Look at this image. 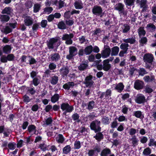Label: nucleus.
<instances>
[{"label": "nucleus", "mask_w": 156, "mask_h": 156, "mask_svg": "<svg viewBox=\"0 0 156 156\" xmlns=\"http://www.w3.org/2000/svg\"><path fill=\"white\" fill-rule=\"evenodd\" d=\"M144 91L146 93H151L153 91V89L150 87V86L148 85H147L145 86Z\"/></svg>", "instance_id": "603ef678"}, {"label": "nucleus", "mask_w": 156, "mask_h": 156, "mask_svg": "<svg viewBox=\"0 0 156 156\" xmlns=\"http://www.w3.org/2000/svg\"><path fill=\"white\" fill-rule=\"evenodd\" d=\"M58 27L61 29H65L66 28V25L63 21L59 22L58 24Z\"/></svg>", "instance_id": "09e8293b"}, {"label": "nucleus", "mask_w": 156, "mask_h": 156, "mask_svg": "<svg viewBox=\"0 0 156 156\" xmlns=\"http://www.w3.org/2000/svg\"><path fill=\"white\" fill-rule=\"evenodd\" d=\"M65 140V139L62 134H58L56 138V141L58 143L63 144Z\"/></svg>", "instance_id": "4be33fe9"}, {"label": "nucleus", "mask_w": 156, "mask_h": 156, "mask_svg": "<svg viewBox=\"0 0 156 156\" xmlns=\"http://www.w3.org/2000/svg\"><path fill=\"white\" fill-rule=\"evenodd\" d=\"M95 115V113L94 112H93L90 113L89 115L87 116V117L90 119L93 120L94 118L96 117Z\"/></svg>", "instance_id": "0e129e2a"}, {"label": "nucleus", "mask_w": 156, "mask_h": 156, "mask_svg": "<svg viewBox=\"0 0 156 156\" xmlns=\"http://www.w3.org/2000/svg\"><path fill=\"white\" fill-rule=\"evenodd\" d=\"M153 138H150L149 140V141L148 144V145L149 147L154 146L156 147V140Z\"/></svg>", "instance_id": "58836bf2"}, {"label": "nucleus", "mask_w": 156, "mask_h": 156, "mask_svg": "<svg viewBox=\"0 0 156 156\" xmlns=\"http://www.w3.org/2000/svg\"><path fill=\"white\" fill-rule=\"evenodd\" d=\"M135 102L138 104H143L146 102L145 96L142 94L137 95L135 100Z\"/></svg>", "instance_id": "f8f14e48"}, {"label": "nucleus", "mask_w": 156, "mask_h": 156, "mask_svg": "<svg viewBox=\"0 0 156 156\" xmlns=\"http://www.w3.org/2000/svg\"><path fill=\"white\" fill-rule=\"evenodd\" d=\"M79 39L81 44L84 43H86L87 41V39L85 38V37L84 36H82L81 37H79Z\"/></svg>", "instance_id": "bf43d9fd"}, {"label": "nucleus", "mask_w": 156, "mask_h": 156, "mask_svg": "<svg viewBox=\"0 0 156 156\" xmlns=\"http://www.w3.org/2000/svg\"><path fill=\"white\" fill-rule=\"evenodd\" d=\"M111 153V150L109 148L106 147L102 150L100 154V156H108Z\"/></svg>", "instance_id": "f3484780"}, {"label": "nucleus", "mask_w": 156, "mask_h": 156, "mask_svg": "<svg viewBox=\"0 0 156 156\" xmlns=\"http://www.w3.org/2000/svg\"><path fill=\"white\" fill-rule=\"evenodd\" d=\"M154 56L150 53L145 54L143 57L144 62L146 63V66L150 69H152L156 67V63L154 61Z\"/></svg>", "instance_id": "f257e3e1"}, {"label": "nucleus", "mask_w": 156, "mask_h": 156, "mask_svg": "<svg viewBox=\"0 0 156 156\" xmlns=\"http://www.w3.org/2000/svg\"><path fill=\"white\" fill-rule=\"evenodd\" d=\"M111 50V56H116L119 53V49L118 46H116L112 48Z\"/></svg>", "instance_id": "a211bd4d"}, {"label": "nucleus", "mask_w": 156, "mask_h": 156, "mask_svg": "<svg viewBox=\"0 0 156 156\" xmlns=\"http://www.w3.org/2000/svg\"><path fill=\"white\" fill-rule=\"evenodd\" d=\"M122 31L124 33H127L130 31V26L126 24H124L122 27Z\"/></svg>", "instance_id": "aec40b11"}, {"label": "nucleus", "mask_w": 156, "mask_h": 156, "mask_svg": "<svg viewBox=\"0 0 156 156\" xmlns=\"http://www.w3.org/2000/svg\"><path fill=\"white\" fill-rule=\"evenodd\" d=\"M146 28L149 31L152 32L154 31L156 29L155 26L152 23H150L147 24Z\"/></svg>", "instance_id": "ea45409f"}, {"label": "nucleus", "mask_w": 156, "mask_h": 156, "mask_svg": "<svg viewBox=\"0 0 156 156\" xmlns=\"http://www.w3.org/2000/svg\"><path fill=\"white\" fill-rule=\"evenodd\" d=\"M36 92L35 90L34 87H28V89L27 91V94H28L30 96L33 95Z\"/></svg>", "instance_id": "473e14b6"}, {"label": "nucleus", "mask_w": 156, "mask_h": 156, "mask_svg": "<svg viewBox=\"0 0 156 156\" xmlns=\"http://www.w3.org/2000/svg\"><path fill=\"white\" fill-rule=\"evenodd\" d=\"M95 136H94L93 137L98 142L101 141L104 138V135L102 132L101 131L96 132Z\"/></svg>", "instance_id": "2eb2a0df"}, {"label": "nucleus", "mask_w": 156, "mask_h": 156, "mask_svg": "<svg viewBox=\"0 0 156 156\" xmlns=\"http://www.w3.org/2000/svg\"><path fill=\"white\" fill-rule=\"evenodd\" d=\"M135 0H124V2L126 5L128 6L132 5Z\"/></svg>", "instance_id": "5fc2aeb1"}, {"label": "nucleus", "mask_w": 156, "mask_h": 156, "mask_svg": "<svg viewBox=\"0 0 156 156\" xmlns=\"http://www.w3.org/2000/svg\"><path fill=\"white\" fill-rule=\"evenodd\" d=\"M40 83V80H39L38 79H33V84L34 86H37Z\"/></svg>", "instance_id": "338daca9"}, {"label": "nucleus", "mask_w": 156, "mask_h": 156, "mask_svg": "<svg viewBox=\"0 0 156 156\" xmlns=\"http://www.w3.org/2000/svg\"><path fill=\"white\" fill-rule=\"evenodd\" d=\"M60 73L63 77L66 76L69 73V70L67 68L63 67L60 69Z\"/></svg>", "instance_id": "c756f323"}, {"label": "nucleus", "mask_w": 156, "mask_h": 156, "mask_svg": "<svg viewBox=\"0 0 156 156\" xmlns=\"http://www.w3.org/2000/svg\"><path fill=\"white\" fill-rule=\"evenodd\" d=\"M53 10L52 8L51 7H46L44 8V13L46 14H49L52 12Z\"/></svg>", "instance_id": "4d7b16f0"}, {"label": "nucleus", "mask_w": 156, "mask_h": 156, "mask_svg": "<svg viewBox=\"0 0 156 156\" xmlns=\"http://www.w3.org/2000/svg\"><path fill=\"white\" fill-rule=\"evenodd\" d=\"M41 5L40 4L36 3L34 5V12L35 13L38 12L40 10Z\"/></svg>", "instance_id": "37998d69"}, {"label": "nucleus", "mask_w": 156, "mask_h": 156, "mask_svg": "<svg viewBox=\"0 0 156 156\" xmlns=\"http://www.w3.org/2000/svg\"><path fill=\"white\" fill-rule=\"evenodd\" d=\"M101 122L98 119L93 121L90 123V127L91 130L93 131L95 133L101 131L102 128L101 127Z\"/></svg>", "instance_id": "f03ea898"}, {"label": "nucleus", "mask_w": 156, "mask_h": 156, "mask_svg": "<svg viewBox=\"0 0 156 156\" xmlns=\"http://www.w3.org/2000/svg\"><path fill=\"white\" fill-rule=\"evenodd\" d=\"M60 96L58 94H55L51 97V101L52 102L54 103L58 100Z\"/></svg>", "instance_id": "c85d7f7f"}, {"label": "nucleus", "mask_w": 156, "mask_h": 156, "mask_svg": "<svg viewBox=\"0 0 156 156\" xmlns=\"http://www.w3.org/2000/svg\"><path fill=\"white\" fill-rule=\"evenodd\" d=\"M74 148L76 149H79L81 147L80 142L79 141H76L74 144Z\"/></svg>", "instance_id": "13d9d810"}, {"label": "nucleus", "mask_w": 156, "mask_h": 156, "mask_svg": "<svg viewBox=\"0 0 156 156\" xmlns=\"http://www.w3.org/2000/svg\"><path fill=\"white\" fill-rule=\"evenodd\" d=\"M74 6L77 9H81L83 8V4L81 1H77L74 3Z\"/></svg>", "instance_id": "7c9ffc66"}, {"label": "nucleus", "mask_w": 156, "mask_h": 156, "mask_svg": "<svg viewBox=\"0 0 156 156\" xmlns=\"http://www.w3.org/2000/svg\"><path fill=\"white\" fill-rule=\"evenodd\" d=\"M74 85V82H69L64 84L63 86V88L65 90H68L71 87L73 86Z\"/></svg>", "instance_id": "393cba45"}, {"label": "nucleus", "mask_w": 156, "mask_h": 156, "mask_svg": "<svg viewBox=\"0 0 156 156\" xmlns=\"http://www.w3.org/2000/svg\"><path fill=\"white\" fill-rule=\"evenodd\" d=\"M138 72V70L137 69L134 68L133 67L132 68H131L129 70V74L130 75V77H133V75L134 73H136Z\"/></svg>", "instance_id": "3c124183"}, {"label": "nucleus", "mask_w": 156, "mask_h": 156, "mask_svg": "<svg viewBox=\"0 0 156 156\" xmlns=\"http://www.w3.org/2000/svg\"><path fill=\"white\" fill-rule=\"evenodd\" d=\"M118 121L120 122L123 121H127V119L123 115L120 116L118 118Z\"/></svg>", "instance_id": "69168bd1"}, {"label": "nucleus", "mask_w": 156, "mask_h": 156, "mask_svg": "<svg viewBox=\"0 0 156 156\" xmlns=\"http://www.w3.org/2000/svg\"><path fill=\"white\" fill-rule=\"evenodd\" d=\"M27 60L30 64H33L36 63V61L34 58L30 56H28Z\"/></svg>", "instance_id": "864d4df0"}, {"label": "nucleus", "mask_w": 156, "mask_h": 156, "mask_svg": "<svg viewBox=\"0 0 156 156\" xmlns=\"http://www.w3.org/2000/svg\"><path fill=\"white\" fill-rule=\"evenodd\" d=\"M124 6L121 3H119L116 4L115 6V9L119 11L120 15H123L124 16L127 15V12L124 10Z\"/></svg>", "instance_id": "6e6552de"}, {"label": "nucleus", "mask_w": 156, "mask_h": 156, "mask_svg": "<svg viewBox=\"0 0 156 156\" xmlns=\"http://www.w3.org/2000/svg\"><path fill=\"white\" fill-rule=\"evenodd\" d=\"M133 115L136 117L141 119H143L144 117V115L142 114V112L140 111L134 112Z\"/></svg>", "instance_id": "6ab92c4d"}, {"label": "nucleus", "mask_w": 156, "mask_h": 156, "mask_svg": "<svg viewBox=\"0 0 156 156\" xmlns=\"http://www.w3.org/2000/svg\"><path fill=\"white\" fill-rule=\"evenodd\" d=\"M50 57L51 60L53 61L56 62L60 59V56L59 54L57 53L51 54Z\"/></svg>", "instance_id": "dca6fc26"}, {"label": "nucleus", "mask_w": 156, "mask_h": 156, "mask_svg": "<svg viewBox=\"0 0 156 156\" xmlns=\"http://www.w3.org/2000/svg\"><path fill=\"white\" fill-rule=\"evenodd\" d=\"M118 123L116 121H114L111 124V127L112 128H115L117 127L118 125Z\"/></svg>", "instance_id": "774afa93"}, {"label": "nucleus", "mask_w": 156, "mask_h": 156, "mask_svg": "<svg viewBox=\"0 0 156 156\" xmlns=\"http://www.w3.org/2000/svg\"><path fill=\"white\" fill-rule=\"evenodd\" d=\"M144 82L137 80L134 83V88L137 90H139L144 88Z\"/></svg>", "instance_id": "9d476101"}, {"label": "nucleus", "mask_w": 156, "mask_h": 156, "mask_svg": "<svg viewBox=\"0 0 156 156\" xmlns=\"http://www.w3.org/2000/svg\"><path fill=\"white\" fill-rule=\"evenodd\" d=\"M102 122L104 125H108L109 123L108 117L106 116H103L102 119Z\"/></svg>", "instance_id": "c03bdc74"}, {"label": "nucleus", "mask_w": 156, "mask_h": 156, "mask_svg": "<svg viewBox=\"0 0 156 156\" xmlns=\"http://www.w3.org/2000/svg\"><path fill=\"white\" fill-rule=\"evenodd\" d=\"M71 147L69 145H67L64 147L62 149V154H67L71 151Z\"/></svg>", "instance_id": "5701e85b"}, {"label": "nucleus", "mask_w": 156, "mask_h": 156, "mask_svg": "<svg viewBox=\"0 0 156 156\" xmlns=\"http://www.w3.org/2000/svg\"><path fill=\"white\" fill-rule=\"evenodd\" d=\"M139 75H141L142 76H144V75L147 73V72L145 69L144 68L140 69L139 70L138 72Z\"/></svg>", "instance_id": "e2e57ef3"}, {"label": "nucleus", "mask_w": 156, "mask_h": 156, "mask_svg": "<svg viewBox=\"0 0 156 156\" xmlns=\"http://www.w3.org/2000/svg\"><path fill=\"white\" fill-rule=\"evenodd\" d=\"M74 34L72 33L70 34H65L63 35L62 39L66 41L65 43L66 44L70 45L73 43L72 38L74 37Z\"/></svg>", "instance_id": "423d86ee"}, {"label": "nucleus", "mask_w": 156, "mask_h": 156, "mask_svg": "<svg viewBox=\"0 0 156 156\" xmlns=\"http://www.w3.org/2000/svg\"><path fill=\"white\" fill-rule=\"evenodd\" d=\"M33 19L30 16H27L24 18V24L27 26L31 25L33 24Z\"/></svg>", "instance_id": "4468645a"}, {"label": "nucleus", "mask_w": 156, "mask_h": 156, "mask_svg": "<svg viewBox=\"0 0 156 156\" xmlns=\"http://www.w3.org/2000/svg\"><path fill=\"white\" fill-rule=\"evenodd\" d=\"M92 79H85L84 83L86 87H90L93 85L94 82L92 80Z\"/></svg>", "instance_id": "2f4dec72"}, {"label": "nucleus", "mask_w": 156, "mask_h": 156, "mask_svg": "<svg viewBox=\"0 0 156 156\" xmlns=\"http://www.w3.org/2000/svg\"><path fill=\"white\" fill-rule=\"evenodd\" d=\"M60 107L62 111H64L63 112L64 115H66L67 113L71 112L74 109L73 105H69L68 103H62Z\"/></svg>", "instance_id": "7ed1b4c3"}, {"label": "nucleus", "mask_w": 156, "mask_h": 156, "mask_svg": "<svg viewBox=\"0 0 156 156\" xmlns=\"http://www.w3.org/2000/svg\"><path fill=\"white\" fill-rule=\"evenodd\" d=\"M129 45L127 43H122L120 46V48L123 51H127Z\"/></svg>", "instance_id": "a18cd8bd"}, {"label": "nucleus", "mask_w": 156, "mask_h": 156, "mask_svg": "<svg viewBox=\"0 0 156 156\" xmlns=\"http://www.w3.org/2000/svg\"><path fill=\"white\" fill-rule=\"evenodd\" d=\"M111 50L109 48H106L103 50L101 53V56L103 58H106L109 57L111 54Z\"/></svg>", "instance_id": "ddd939ff"}, {"label": "nucleus", "mask_w": 156, "mask_h": 156, "mask_svg": "<svg viewBox=\"0 0 156 156\" xmlns=\"http://www.w3.org/2000/svg\"><path fill=\"white\" fill-rule=\"evenodd\" d=\"M139 36L140 37L141 36H144L146 34V31L144 30V27H140L137 30Z\"/></svg>", "instance_id": "f704fd0d"}, {"label": "nucleus", "mask_w": 156, "mask_h": 156, "mask_svg": "<svg viewBox=\"0 0 156 156\" xmlns=\"http://www.w3.org/2000/svg\"><path fill=\"white\" fill-rule=\"evenodd\" d=\"M53 122V120L51 117H49L45 120V123L47 125H49L51 124Z\"/></svg>", "instance_id": "6e6d98bb"}, {"label": "nucleus", "mask_w": 156, "mask_h": 156, "mask_svg": "<svg viewBox=\"0 0 156 156\" xmlns=\"http://www.w3.org/2000/svg\"><path fill=\"white\" fill-rule=\"evenodd\" d=\"M87 129L86 128L85 126H81L80 128V130L79 131V132L82 133L84 134L85 135H86L87 134V133H85V132H87Z\"/></svg>", "instance_id": "052dcab7"}, {"label": "nucleus", "mask_w": 156, "mask_h": 156, "mask_svg": "<svg viewBox=\"0 0 156 156\" xmlns=\"http://www.w3.org/2000/svg\"><path fill=\"white\" fill-rule=\"evenodd\" d=\"M151 153V150L149 147H147L144 149L143 152V154L146 156H148Z\"/></svg>", "instance_id": "a19ab883"}, {"label": "nucleus", "mask_w": 156, "mask_h": 156, "mask_svg": "<svg viewBox=\"0 0 156 156\" xmlns=\"http://www.w3.org/2000/svg\"><path fill=\"white\" fill-rule=\"evenodd\" d=\"M27 131L31 135L38 134V133H37V127L34 125H30L27 127Z\"/></svg>", "instance_id": "9b49d317"}, {"label": "nucleus", "mask_w": 156, "mask_h": 156, "mask_svg": "<svg viewBox=\"0 0 156 156\" xmlns=\"http://www.w3.org/2000/svg\"><path fill=\"white\" fill-rule=\"evenodd\" d=\"M95 102L94 101H90L88 103L87 109L90 111H92V109L94 108Z\"/></svg>", "instance_id": "cd10ccee"}, {"label": "nucleus", "mask_w": 156, "mask_h": 156, "mask_svg": "<svg viewBox=\"0 0 156 156\" xmlns=\"http://www.w3.org/2000/svg\"><path fill=\"white\" fill-rule=\"evenodd\" d=\"M59 45L58 44V39L57 38H51L47 43V46L49 49H53L58 47Z\"/></svg>", "instance_id": "20e7f679"}, {"label": "nucleus", "mask_w": 156, "mask_h": 156, "mask_svg": "<svg viewBox=\"0 0 156 156\" xmlns=\"http://www.w3.org/2000/svg\"><path fill=\"white\" fill-rule=\"evenodd\" d=\"M87 66L88 65L87 63L83 62L80 64L78 67V68L80 70H85Z\"/></svg>", "instance_id": "49530a36"}, {"label": "nucleus", "mask_w": 156, "mask_h": 156, "mask_svg": "<svg viewBox=\"0 0 156 156\" xmlns=\"http://www.w3.org/2000/svg\"><path fill=\"white\" fill-rule=\"evenodd\" d=\"M93 47L91 45H89L86 47L84 50V51L86 55L90 54L93 51Z\"/></svg>", "instance_id": "a878e982"}, {"label": "nucleus", "mask_w": 156, "mask_h": 156, "mask_svg": "<svg viewBox=\"0 0 156 156\" xmlns=\"http://www.w3.org/2000/svg\"><path fill=\"white\" fill-rule=\"evenodd\" d=\"M16 143L14 142H9L8 144V147L9 149L13 150L16 148Z\"/></svg>", "instance_id": "de8ad7c7"}, {"label": "nucleus", "mask_w": 156, "mask_h": 156, "mask_svg": "<svg viewBox=\"0 0 156 156\" xmlns=\"http://www.w3.org/2000/svg\"><path fill=\"white\" fill-rule=\"evenodd\" d=\"M10 19V17L8 15H1L0 16L1 21L4 23L8 21Z\"/></svg>", "instance_id": "bb28decb"}, {"label": "nucleus", "mask_w": 156, "mask_h": 156, "mask_svg": "<svg viewBox=\"0 0 156 156\" xmlns=\"http://www.w3.org/2000/svg\"><path fill=\"white\" fill-rule=\"evenodd\" d=\"M93 13L96 16H100L101 17L103 15L102 9L100 7L97 5L94 6L92 9Z\"/></svg>", "instance_id": "1a4fd4ad"}, {"label": "nucleus", "mask_w": 156, "mask_h": 156, "mask_svg": "<svg viewBox=\"0 0 156 156\" xmlns=\"http://www.w3.org/2000/svg\"><path fill=\"white\" fill-rule=\"evenodd\" d=\"M132 141V146L134 147L138 145V143L139 142V140L136 137V136L134 135L131 139Z\"/></svg>", "instance_id": "4c0bfd02"}, {"label": "nucleus", "mask_w": 156, "mask_h": 156, "mask_svg": "<svg viewBox=\"0 0 156 156\" xmlns=\"http://www.w3.org/2000/svg\"><path fill=\"white\" fill-rule=\"evenodd\" d=\"M122 40L124 42L127 44L129 43L131 44H134L136 42L135 37H133L126 39H123Z\"/></svg>", "instance_id": "412c9836"}, {"label": "nucleus", "mask_w": 156, "mask_h": 156, "mask_svg": "<svg viewBox=\"0 0 156 156\" xmlns=\"http://www.w3.org/2000/svg\"><path fill=\"white\" fill-rule=\"evenodd\" d=\"M109 59H105L103 61V65H98L97 67L99 70H101L103 69L104 70L108 71L111 68V65L109 64Z\"/></svg>", "instance_id": "0eeeda50"}, {"label": "nucleus", "mask_w": 156, "mask_h": 156, "mask_svg": "<svg viewBox=\"0 0 156 156\" xmlns=\"http://www.w3.org/2000/svg\"><path fill=\"white\" fill-rule=\"evenodd\" d=\"M12 49L10 45H7L3 47L2 50L4 53L9 54L10 53Z\"/></svg>", "instance_id": "b1692460"}, {"label": "nucleus", "mask_w": 156, "mask_h": 156, "mask_svg": "<svg viewBox=\"0 0 156 156\" xmlns=\"http://www.w3.org/2000/svg\"><path fill=\"white\" fill-rule=\"evenodd\" d=\"M124 86L122 83H120L116 86L115 89L118 90V91L121 93L123 90Z\"/></svg>", "instance_id": "c9c22d12"}, {"label": "nucleus", "mask_w": 156, "mask_h": 156, "mask_svg": "<svg viewBox=\"0 0 156 156\" xmlns=\"http://www.w3.org/2000/svg\"><path fill=\"white\" fill-rule=\"evenodd\" d=\"M69 54L67 55L66 58L68 60L72 59L77 53V49L74 46H70L69 48Z\"/></svg>", "instance_id": "39448f33"}, {"label": "nucleus", "mask_w": 156, "mask_h": 156, "mask_svg": "<svg viewBox=\"0 0 156 156\" xmlns=\"http://www.w3.org/2000/svg\"><path fill=\"white\" fill-rule=\"evenodd\" d=\"M2 31L4 33L7 34L11 33L12 30L9 26H7L5 28H3Z\"/></svg>", "instance_id": "79ce46f5"}, {"label": "nucleus", "mask_w": 156, "mask_h": 156, "mask_svg": "<svg viewBox=\"0 0 156 156\" xmlns=\"http://www.w3.org/2000/svg\"><path fill=\"white\" fill-rule=\"evenodd\" d=\"M24 102L27 104L32 100V98H30V97L27 94L24 95L23 97Z\"/></svg>", "instance_id": "8fccbe9b"}, {"label": "nucleus", "mask_w": 156, "mask_h": 156, "mask_svg": "<svg viewBox=\"0 0 156 156\" xmlns=\"http://www.w3.org/2000/svg\"><path fill=\"white\" fill-rule=\"evenodd\" d=\"M39 148H40V149L43 151H45L46 150H48L47 149L46 145H45L44 146V143L40 144H39Z\"/></svg>", "instance_id": "680f3d73"}, {"label": "nucleus", "mask_w": 156, "mask_h": 156, "mask_svg": "<svg viewBox=\"0 0 156 156\" xmlns=\"http://www.w3.org/2000/svg\"><path fill=\"white\" fill-rule=\"evenodd\" d=\"M12 10L9 7H5L2 12V14L10 15L12 12Z\"/></svg>", "instance_id": "72a5a7b5"}, {"label": "nucleus", "mask_w": 156, "mask_h": 156, "mask_svg": "<svg viewBox=\"0 0 156 156\" xmlns=\"http://www.w3.org/2000/svg\"><path fill=\"white\" fill-rule=\"evenodd\" d=\"M71 117L74 121L78 122H80V120L79 119V115L77 113H74V114L72 115Z\"/></svg>", "instance_id": "e433bc0d"}]
</instances>
